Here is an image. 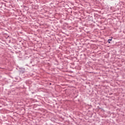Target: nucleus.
<instances>
[{
  "instance_id": "obj_1",
  "label": "nucleus",
  "mask_w": 125,
  "mask_h": 125,
  "mask_svg": "<svg viewBox=\"0 0 125 125\" xmlns=\"http://www.w3.org/2000/svg\"><path fill=\"white\" fill-rule=\"evenodd\" d=\"M112 41V39L108 40V43H110V42Z\"/></svg>"
}]
</instances>
